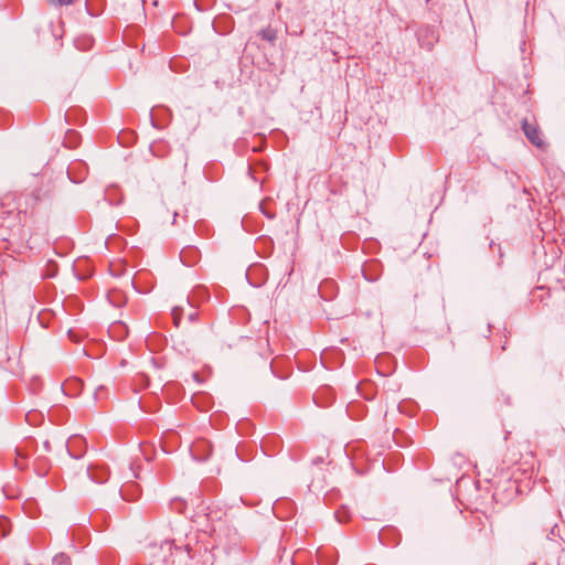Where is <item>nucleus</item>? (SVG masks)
Listing matches in <instances>:
<instances>
[{"instance_id":"13","label":"nucleus","mask_w":565,"mask_h":565,"mask_svg":"<svg viewBox=\"0 0 565 565\" xmlns=\"http://www.w3.org/2000/svg\"><path fill=\"white\" fill-rule=\"evenodd\" d=\"M334 516L339 523H347L351 519V511L343 505L334 512Z\"/></svg>"},{"instance_id":"6","label":"nucleus","mask_w":565,"mask_h":565,"mask_svg":"<svg viewBox=\"0 0 565 565\" xmlns=\"http://www.w3.org/2000/svg\"><path fill=\"white\" fill-rule=\"evenodd\" d=\"M141 494L140 486L135 481H128L120 488V495L125 501H136Z\"/></svg>"},{"instance_id":"22","label":"nucleus","mask_w":565,"mask_h":565,"mask_svg":"<svg viewBox=\"0 0 565 565\" xmlns=\"http://www.w3.org/2000/svg\"><path fill=\"white\" fill-rule=\"evenodd\" d=\"M379 539H380V541H381L383 544H387V543H386V541H385V539L382 536V534H380V535H379Z\"/></svg>"},{"instance_id":"19","label":"nucleus","mask_w":565,"mask_h":565,"mask_svg":"<svg viewBox=\"0 0 565 565\" xmlns=\"http://www.w3.org/2000/svg\"><path fill=\"white\" fill-rule=\"evenodd\" d=\"M186 253H188V252H186V250H184V249L181 252V259H182V262H183V263H185V264H188V265H189V263L185 260V254H186Z\"/></svg>"},{"instance_id":"9","label":"nucleus","mask_w":565,"mask_h":565,"mask_svg":"<svg viewBox=\"0 0 565 565\" xmlns=\"http://www.w3.org/2000/svg\"><path fill=\"white\" fill-rule=\"evenodd\" d=\"M505 484H507V488H504V492H508L505 495H503V493L501 492V487L500 486H497L495 487V490H494V493H493V497L495 498V500H504V499H511L513 498V495L516 493L518 491V486L515 483V481H512L511 479H508L505 481Z\"/></svg>"},{"instance_id":"3","label":"nucleus","mask_w":565,"mask_h":565,"mask_svg":"<svg viewBox=\"0 0 565 565\" xmlns=\"http://www.w3.org/2000/svg\"><path fill=\"white\" fill-rule=\"evenodd\" d=\"M521 128L526 139L536 148L545 149L547 143L542 137V131L536 122H530L526 118L522 120Z\"/></svg>"},{"instance_id":"11","label":"nucleus","mask_w":565,"mask_h":565,"mask_svg":"<svg viewBox=\"0 0 565 565\" xmlns=\"http://www.w3.org/2000/svg\"><path fill=\"white\" fill-rule=\"evenodd\" d=\"M81 142V136L75 130H67L63 140V145L68 149H75Z\"/></svg>"},{"instance_id":"10","label":"nucleus","mask_w":565,"mask_h":565,"mask_svg":"<svg viewBox=\"0 0 565 565\" xmlns=\"http://www.w3.org/2000/svg\"><path fill=\"white\" fill-rule=\"evenodd\" d=\"M257 35L263 40L268 42L271 46H275L276 41L278 39V31L277 29L268 25L260 31H258Z\"/></svg>"},{"instance_id":"26","label":"nucleus","mask_w":565,"mask_h":565,"mask_svg":"<svg viewBox=\"0 0 565 565\" xmlns=\"http://www.w3.org/2000/svg\"><path fill=\"white\" fill-rule=\"evenodd\" d=\"M162 561H163L164 563H166V562H168V559L166 558V555H163Z\"/></svg>"},{"instance_id":"15","label":"nucleus","mask_w":565,"mask_h":565,"mask_svg":"<svg viewBox=\"0 0 565 565\" xmlns=\"http://www.w3.org/2000/svg\"><path fill=\"white\" fill-rule=\"evenodd\" d=\"M71 557L65 553H60L53 558V565H71Z\"/></svg>"},{"instance_id":"24","label":"nucleus","mask_w":565,"mask_h":565,"mask_svg":"<svg viewBox=\"0 0 565 565\" xmlns=\"http://www.w3.org/2000/svg\"><path fill=\"white\" fill-rule=\"evenodd\" d=\"M193 376H194V380H198V377H199L198 373H194Z\"/></svg>"},{"instance_id":"8","label":"nucleus","mask_w":565,"mask_h":565,"mask_svg":"<svg viewBox=\"0 0 565 565\" xmlns=\"http://www.w3.org/2000/svg\"><path fill=\"white\" fill-rule=\"evenodd\" d=\"M84 383L81 379L72 377L68 379L63 385L62 388L64 393L68 396L75 397L81 394L83 391Z\"/></svg>"},{"instance_id":"21","label":"nucleus","mask_w":565,"mask_h":565,"mask_svg":"<svg viewBox=\"0 0 565 565\" xmlns=\"http://www.w3.org/2000/svg\"><path fill=\"white\" fill-rule=\"evenodd\" d=\"M319 462H322V458L321 457H318L313 460V463H319Z\"/></svg>"},{"instance_id":"5","label":"nucleus","mask_w":565,"mask_h":565,"mask_svg":"<svg viewBox=\"0 0 565 565\" xmlns=\"http://www.w3.org/2000/svg\"><path fill=\"white\" fill-rule=\"evenodd\" d=\"M526 450V455L532 456V452L529 451V444L526 441L520 443L518 445H511L505 454L507 461L511 465H516L522 460V452L521 450Z\"/></svg>"},{"instance_id":"16","label":"nucleus","mask_w":565,"mask_h":565,"mask_svg":"<svg viewBox=\"0 0 565 565\" xmlns=\"http://www.w3.org/2000/svg\"><path fill=\"white\" fill-rule=\"evenodd\" d=\"M167 147V145L163 141H158L151 145V151L157 157H163V149Z\"/></svg>"},{"instance_id":"7","label":"nucleus","mask_w":565,"mask_h":565,"mask_svg":"<svg viewBox=\"0 0 565 565\" xmlns=\"http://www.w3.org/2000/svg\"><path fill=\"white\" fill-rule=\"evenodd\" d=\"M88 477L96 483H104L109 477V471L105 466L89 465L86 468Z\"/></svg>"},{"instance_id":"12","label":"nucleus","mask_w":565,"mask_h":565,"mask_svg":"<svg viewBox=\"0 0 565 565\" xmlns=\"http://www.w3.org/2000/svg\"><path fill=\"white\" fill-rule=\"evenodd\" d=\"M75 46L81 51L89 50L94 44V39L89 35H81L74 40Z\"/></svg>"},{"instance_id":"23","label":"nucleus","mask_w":565,"mask_h":565,"mask_svg":"<svg viewBox=\"0 0 565 565\" xmlns=\"http://www.w3.org/2000/svg\"><path fill=\"white\" fill-rule=\"evenodd\" d=\"M103 391V387H99L96 392H95V396L98 397V395L100 394V392Z\"/></svg>"},{"instance_id":"25","label":"nucleus","mask_w":565,"mask_h":565,"mask_svg":"<svg viewBox=\"0 0 565 565\" xmlns=\"http://www.w3.org/2000/svg\"><path fill=\"white\" fill-rule=\"evenodd\" d=\"M0 213H6V212L3 211V209H1ZM7 213L10 214L11 212H7Z\"/></svg>"},{"instance_id":"1","label":"nucleus","mask_w":565,"mask_h":565,"mask_svg":"<svg viewBox=\"0 0 565 565\" xmlns=\"http://www.w3.org/2000/svg\"><path fill=\"white\" fill-rule=\"evenodd\" d=\"M58 192L56 180L42 178L40 184L29 193L20 195L18 202V215L20 225L11 228L8 242L17 245H25L30 249L35 248L38 241H45L47 226L45 223L36 225L34 220L35 207L40 204L51 203Z\"/></svg>"},{"instance_id":"2","label":"nucleus","mask_w":565,"mask_h":565,"mask_svg":"<svg viewBox=\"0 0 565 565\" xmlns=\"http://www.w3.org/2000/svg\"><path fill=\"white\" fill-rule=\"evenodd\" d=\"M171 315L175 327L180 326L183 316H186L189 321L195 322L199 318L198 305L193 303V299L188 297L184 303L172 309Z\"/></svg>"},{"instance_id":"4","label":"nucleus","mask_w":565,"mask_h":565,"mask_svg":"<svg viewBox=\"0 0 565 565\" xmlns=\"http://www.w3.org/2000/svg\"><path fill=\"white\" fill-rule=\"evenodd\" d=\"M438 32L433 26H423L418 31V40L423 47L431 50L436 42H438Z\"/></svg>"},{"instance_id":"17","label":"nucleus","mask_w":565,"mask_h":565,"mask_svg":"<svg viewBox=\"0 0 565 565\" xmlns=\"http://www.w3.org/2000/svg\"><path fill=\"white\" fill-rule=\"evenodd\" d=\"M49 4L54 7H64V6H71L76 0H46Z\"/></svg>"},{"instance_id":"14","label":"nucleus","mask_w":565,"mask_h":565,"mask_svg":"<svg viewBox=\"0 0 565 565\" xmlns=\"http://www.w3.org/2000/svg\"><path fill=\"white\" fill-rule=\"evenodd\" d=\"M11 532V522L8 518L0 515V535L7 536Z\"/></svg>"},{"instance_id":"20","label":"nucleus","mask_w":565,"mask_h":565,"mask_svg":"<svg viewBox=\"0 0 565 565\" xmlns=\"http://www.w3.org/2000/svg\"><path fill=\"white\" fill-rule=\"evenodd\" d=\"M67 178H68L71 181H73V182H78L77 180H74V179L72 178V174H71V171H70V170L67 171Z\"/></svg>"},{"instance_id":"18","label":"nucleus","mask_w":565,"mask_h":565,"mask_svg":"<svg viewBox=\"0 0 565 565\" xmlns=\"http://www.w3.org/2000/svg\"><path fill=\"white\" fill-rule=\"evenodd\" d=\"M173 548V542H169V541H166L161 546H160V552L162 554H164L166 552H171Z\"/></svg>"}]
</instances>
